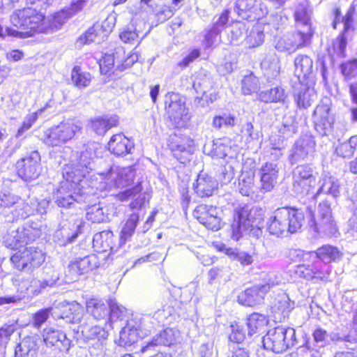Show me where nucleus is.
Instances as JSON below:
<instances>
[{"label":"nucleus","instance_id":"f257e3e1","mask_svg":"<svg viewBox=\"0 0 357 357\" xmlns=\"http://www.w3.org/2000/svg\"><path fill=\"white\" fill-rule=\"evenodd\" d=\"M98 146L99 144L94 142L89 144L84 150L81 151L75 163L65 170L63 176L66 174L68 186L63 185L57 190L56 202L59 206L68 207L74 202L80 203L86 199V194L79 188L80 183L82 182V178L94 169Z\"/></svg>","mask_w":357,"mask_h":357},{"label":"nucleus","instance_id":"f03ea898","mask_svg":"<svg viewBox=\"0 0 357 357\" xmlns=\"http://www.w3.org/2000/svg\"><path fill=\"white\" fill-rule=\"evenodd\" d=\"M12 24L23 31L7 28L6 31L8 36L16 38H26L31 36L35 32L45 33L49 31L47 19L41 12L36 8L28 7L17 10L10 16Z\"/></svg>","mask_w":357,"mask_h":357},{"label":"nucleus","instance_id":"7ed1b4c3","mask_svg":"<svg viewBox=\"0 0 357 357\" xmlns=\"http://www.w3.org/2000/svg\"><path fill=\"white\" fill-rule=\"evenodd\" d=\"M304 222L303 213L296 208H278L266 222V229L277 237L297 232Z\"/></svg>","mask_w":357,"mask_h":357},{"label":"nucleus","instance_id":"20e7f679","mask_svg":"<svg viewBox=\"0 0 357 357\" xmlns=\"http://www.w3.org/2000/svg\"><path fill=\"white\" fill-rule=\"evenodd\" d=\"M83 129L82 122L77 119H68L45 132L44 142L51 146H61L72 139Z\"/></svg>","mask_w":357,"mask_h":357},{"label":"nucleus","instance_id":"39448f33","mask_svg":"<svg viewBox=\"0 0 357 357\" xmlns=\"http://www.w3.org/2000/svg\"><path fill=\"white\" fill-rule=\"evenodd\" d=\"M266 350L282 353L296 343V331L293 328L277 326L270 329L262 339Z\"/></svg>","mask_w":357,"mask_h":357},{"label":"nucleus","instance_id":"423d86ee","mask_svg":"<svg viewBox=\"0 0 357 357\" xmlns=\"http://www.w3.org/2000/svg\"><path fill=\"white\" fill-rule=\"evenodd\" d=\"M311 218L308 222L309 227L315 234L333 235L337 231L331 205L328 201L321 202L315 212H310Z\"/></svg>","mask_w":357,"mask_h":357},{"label":"nucleus","instance_id":"0eeeda50","mask_svg":"<svg viewBox=\"0 0 357 357\" xmlns=\"http://www.w3.org/2000/svg\"><path fill=\"white\" fill-rule=\"evenodd\" d=\"M98 175L101 180L104 181L105 184L104 188L110 190L112 188H122L131 184L135 178V170L132 166L126 167L114 166L107 172H100Z\"/></svg>","mask_w":357,"mask_h":357},{"label":"nucleus","instance_id":"6e6552de","mask_svg":"<svg viewBox=\"0 0 357 357\" xmlns=\"http://www.w3.org/2000/svg\"><path fill=\"white\" fill-rule=\"evenodd\" d=\"M332 102L328 97H324L316 107L313 115V122L316 130L322 135L331 132L335 117L331 111Z\"/></svg>","mask_w":357,"mask_h":357},{"label":"nucleus","instance_id":"1a4fd4ad","mask_svg":"<svg viewBox=\"0 0 357 357\" xmlns=\"http://www.w3.org/2000/svg\"><path fill=\"white\" fill-rule=\"evenodd\" d=\"M45 253L34 247L26 248L22 251L15 253L10 258L11 262L19 271L38 267L45 261Z\"/></svg>","mask_w":357,"mask_h":357},{"label":"nucleus","instance_id":"9d476101","mask_svg":"<svg viewBox=\"0 0 357 357\" xmlns=\"http://www.w3.org/2000/svg\"><path fill=\"white\" fill-rule=\"evenodd\" d=\"M58 280V272L52 268L46 267L40 278L27 280L24 282V285L29 296H36L55 286Z\"/></svg>","mask_w":357,"mask_h":357},{"label":"nucleus","instance_id":"9b49d317","mask_svg":"<svg viewBox=\"0 0 357 357\" xmlns=\"http://www.w3.org/2000/svg\"><path fill=\"white\" fill-rule=\"evenodd\" d=\"M40 155L37 151L27 154L17 162V174L23 180L32 181L37 178L42 170Z\"/></svg>","mask_w":357,"mask_h":357},{"label":"nucleus","instance_id":"f8f14e48","mask_svg":"<svg viewBox=\"0 0 357 357\" xmlns=\"http://www.w3.org/2000/svg\"><path fill=\"white\" fill-rule=\"evenodd\" d=\"M234 11L243 20H259L268 14V8L261 0H236Z\"/></svg>","mask_w":357,"mask_h":357},{"label":"nucleus","instance_id":"ddd939ff","mask_svg":"<svg viewBox=\"0 0 357 357\" xmlns=\"http://www.w3.org/2000/svg\"><path fill=\"white\" fill-rule=\"evenodd\" d=\"M312 35L310 32L298 29L296 32L280 38L276 43L275 48L280 52L293 53L297 50L307 46L310 43Z\"/></svg>","mask_w":357,"mask_h":357},{"label":"nucleus","instance_id":"4468645a","mask_svg":"<svg viewBox=\"0 0 357 357\" xmlns=\"http://www.w3.org/2000/svg\"><path fill=\"white\" fill-rule=\"evenodd\" d=\"M84 313L83 307L77 302H63L55 307L52 316L56 319H63L66 323L79 324L80 325L84 321L88 320L83 319Z\"/></svg>","mask_w":357,"mask_h":357},{"label":"nucleus","instance_id":"2eb2a0df","mask_svg":"<svg viewBox=\"0 0 357 357\" xmlns=\"http://www.w3.org/2000/svg\"><path fill=\"white\" fill-rule=\"evenodd\" d=\"M315 141L311 135H304L299 138L293 145L289 155V160L294 165L307 160L314 152Z\"/></svg>","mask_w":357,"mask_h":357},{"label":"nucleus","instance_id":"dca6fc26","mask_svg":"<svg viewBox=\"0 0 357 357\" xmlns=\"http://www.w3.org/2000/svg\"><path fill=\"white\" fill-rule=\"evenodd\" d=\"M194 142L188 137L173 135L169 137V146L173 156L182 164L190 160Z\"/></svg>","mask_w":357,"mask_h":357},{"label":"nucleus","instance_id":"f3484780","mask_svg":"<svg viewBox=\"0 0 357 357\" xmlns=\"http://www.w3.org/2000/svg\"><path fill=\"white\" fill-rule=\"evenodd\" d=\"M193 215L202 225L208 229L218 231L221 228V218L219 216V211L216 207L200 204L196 207Z\"/></svg>","mask_w":357,"mask_h":357},{"label":"nucleus","instance_id":"a211bd4d","mask_svg":"<svg viewBox=\"0 0 357 357\" xmlns=\"http://www.w3.org/2000/svg\"><path fill=\"white\" fill-rule=\"evenodd\" d=\"M89 0H73L70 6L56 13L50 19H47L50 31L59 29L70 17L80 12Z\"/></svg>","mask_w":357,"mask_h":357},{"label":"nucleus","instance_id":"6ab92c4d","mask_svg":"<svg viewBox=\"0 0 357 357\" xmlns=\"http://www.w3.org/2000/svg\"><path fill=\"white\" fill-rule=\"evenodd\" d=\"M117 18V14L116 13H110L105 20L100 25L99 24H94L92 27L89 28L85 33L84 36H81L79 38V41L81 43H90L91 42H96V38L100 36V31H102L103 38L107 36L108 33L112 32L113 28L115 26Z\"/></svg>","mask_w":357,"mask_h":357},{"label":"nucleus","instance_id":"aec40b11","mask_svg":"<svg viewBox=\"0 0 357 357\" xmlns=\"http://www.w3.org/2000/svg\"><path fill=\"white\" fill-rule=\"evenodd\" d=\"M355 10H357V0H354L347 13L342 17V22L344 24V29L333 42V50L339 56H344L347 37L349 30L351 29L352 19Z\"/></svg>","mask_w":357,"mask_h":357},{"label":"nucleus","instance_id":"412c9836","mask_svg":"<svg viewBox=\"0 0 357 357\" xmlns=\"http://www.w3.org/2000/svg\"><path fill=\"white\" fill-rule=\"evenodd\" d=\"M43 339L47 347H54L60 351H68L71 345L66 333L52 327L46 328L42 333Z\"/></svg>","mask_w":357,"mask_h":357},{"label":"nucleus","instance_id":"4be33fe9","mask_svg":"<svg viewBox=\"0 0 357 357\" xmlns=\"http://www.w3.org/2000/svg\"><path fill=\"white\" fill-rule=\"evenodd\" d=\"M311 15L312 9L309 6L307 0H298L294 12L296 27L314 34Z\"/></svg>","mask_w":357,"mask_h":357},{"label":"nucleus","instance_id":"5701e85b","mask_svg":"<svg viewBox=\"0 0 357 357\" xmlns=\"http://www.w3.org/2000/svg\"><path fill=\"white\" fill-rule=\"evenodd\" d=\"M279 167L274 162H266L260 169L261 190L270 192L277 183Z\"/></svg>","mask_w":357,"mask_h":357},{"label":"nucleus","instance_id":"b1692460","mask_svg":"<svg viewBox=\"0 0 357 357\" xmlns=\"http://www.w3.org/2000/svg\"><path fill=\"white\" fill-rule=\"evenodd\" d=\"M252 211L248 213L245 209H241L234 215V220L231 225V238L238 241L244 231H247L250 226H252L254 222L251 221Z\"/></svg>","mask_w":357,"mask_h":357},{"label":"nucleus","instance_id":"393cba45","mask_svg":"<svg viewBox=\"0 0 357 357\" xmlns=\"http://www.w3.org/2000/svg\"><path fill=\"white\" fill-rule=\"evenodd\" d=\"M218 181L207 173L201 172L193 184L195 193L200 197H208L218 189Z\"/></svg>","mask_w":357,"mask_h":357},{"label":"nucleus","instance_id":"a878e982","mask_svg":"<svg viewBox=\"0 0 357 357\" xmlns=\"http://www.w3.org/2000/svg\"><path fill=\"white\" fill-rule=\"evenodd\" d=\"M107 148L112 153L117 156H124L126 154L131 153L134 144L123 134L119 133L111 137Z\"/></svg>","mask_w":357,"mask_h":357},{"label":"nucleus","instance_id":"bb28decb","mask_svg":"<svg viewBox=\"0 0 357 357\" xmlns=\"http://www.w3.org/2000/svg\"><path fill=\"white\" fill-rule=\"evenodd\" d=\"M100 264L99 256L92 254L71 261L68 267L70 271L75 272L77 275H83L98 268Z\"/></svg>","mask_w":357,"mask_h":357},{"label":"nucleus","instance_id":"cd10ccee","mask_svg":"<svg viewBox=\"0 0 357 357\" xmlns=\"http://www.w3.org/2000/svg\"><path fill=\"white\" fill-rule=\"evenodd\" d=\"M79 332L82 333L85 339H97L101 344H102V342L105 341L108 336L107 328L98 325L93 326L92 324L89 323V320L84 321L78 326L77 333Z\"/></svg>","mask_w":357,"mask_h":357},{"label":"nucleus","instance_id":"c85d7f7f","mask_svg":"<svg viewBox=\"0 0 357 357\" xmlns=\"http://www.w3.org/2000/svg\"><path fill=\"white\" fill-rule=\"evenodd\" d=\"M300 86L295 89L294 96L298 107L306 109L311 106L317 99V93L313 87L300 83Z\"/></svg>","mask_w":357,"mask_h":357},{"label":"nucleus","instance_id":"c756f323","mask_svg":"<svg viewBox=\"0 0 357 357\" xmlns=\"http://www.w3.org/2000/svg\"><path fill=\"white\" fill-rule=\"evenodd\" d=\"M294 66V75L300 83L305 82L312 73L313 61L307 55H298L295 59Z\"/></svg>","mask_w":357,"mask_h":357},{"label":"nucleus","instance_id":"7c9ffc66","mask_svg":"<svg viewBox=\"0 0 357 357\" xmlns=\"http://www.w3.org/2000/svg\"><path fill=\"white\" fill-rule=\"evenodd\" d=\"M176 333L172 328L165 329L156 335L151 342L143 346L141 352L145 353L158 345L170 346L173 344L176 341Z\"/></svg>","mask_w":357,"mask_h":357},{"label":"nucleus","instance_id":"2f4dec72","mask_svg":"<svg viewBox=\"0 0 357 357\" xmlns=\"http://www.w3.org/2000/svg\"><path fill=\"white\" fill-rule=\"evenodd\" d=\"M264 295L259 286H255L242 291L238 296V302L242 305L253 307L263 302Z\"/></svg>","mask_w":357,"mask_h":357},{"label":"nucleus","instance_id":"473e14b6","mask_svg":"<svg viewBox=\"0 0 357 357\" xmlns=\"http://www.w3.org/2000/svg\"><path fill=\"white\" fill-rule=\"evenodd\" d=\"M86 311L95 319H105L109 316L108 304L98 298H91L86 301Z\"/></svg>","mask_w":357,"mask_h":357},{"label":"nucleus","instance_id":"72a5a7b5","mask_svg":"<svg viewBox=\"0 0 357 357\" xmlns=\"http://www.w3.org/2000/svg\"><path fill=\"white\" fill-rule=\"evenodd\" d=\"M153 318L149 315L136 314L130 319V324L139 333L140 336L147 335L154 326Z\"/></svg>","mask_w":357,"mask_h":357},{"label":"nucleus","instance_id":"f704fd0d","mask_svg":"<svg viewBox=\"0 0 357 357\" xmlns=\"http://www.w3.org/2000/svg\"><path fill=\"white\" fill-rule=\"evenodd\" d=\"M321 193L332 195L334 198L337 197L340 193V181L334 176H326L323 178L321 185L314 195V197H316Z\"/></svg>","mask_w":357,"mask_h":357},{"label":"nucleus","instance_id":"c9c22d12","mask_svg":"<svg viewBox=\"0 0 357 357\" xmlns=\"http://www.w3.org/2000/svg\"><path fill=\"white\" fill-rule=\"evenodd\" d=\"M259 99L264 102H284L287 94L285 90L280 86H276L269 90L261 91L258 94Z\"/></svg>","mask_w":357,"mask_h":357},{"label":"nucleus","instance_id":"e433bc0d","mask_svg":"<svg viewBox=\"0 0 357 357\" xmlns=\"http://www.w3.org/2000/svg\"><path fill=\"white\" fill-rule=\"evenodd\" d=\"M220 250L225 252L230 259L238 261L242 266L251 265L254 261L252 255L236 248L227 247L222 245Z\"/></svg>","mask_w":357,"mask_h":357},{"label":"nucleus","instance_id":"4c0bfd02","mask_svg":"<svg viewBox=\"0 0 357 357\" xmlns=\"http://www.w3.org/2000/svg\"><path fill=\"white\" fill-rule=\"evenodd\" d=\"M268 324L266 317L259 313H252L247 319L248 334L252 336L263 332Z\"/></svg>","mask_w":357,"mask_h":357},{"label":"nucleus","instance_id":"58836bf2","mask_svg":"<svg viewBox=\"0 0 357 357\" xmlns=\"http://www.w3.org/2000/svg\"><path fill=\"white\" fill-rule=\"evenodd\" d=\"M315 253L316 257L325 264L335 261L342 257V253L337 248L329 245L318 248Z\"/></svg>","mask_w":357,"mask_h":357},{"label":"nucleus","instance_id":"ea45409f","mask_svg":"<svg viewBox=\"0 0 357 357\" xmlns=\"http://www.w3.org/2000/svg\"><path fill=\"white\" fill-rule=\"evenodd\" d=\"M124 54L123 48H118L112 54H105L99 61L100 72L102 74H107L115 65L121 70L120 63L122 61L118 55Z\"/></svg>","mask_w":357,"mask_h":357},{"label":"nucleus","instance_id":"a19ab883","mask_svg":"<svg viewBox=\"0 0 357 357\" xmlns=\"http://www.w3.org/2000/svg\"><path fill=\"white\" fill-rule=\"evenodd\" d=\"M139 336H140L139 333L135 329L134 326L130 324V320H128L126 326L119 333V345L122 347L130 346L137 341Z\"/></svg>","mask_w":357,"mask_h":357},{"label":"nucleus","instance_id":"79ce46f5","mask_svg":"<svg viewBox=\"0 0 357 357\" xmlns=\"http://www.w3.org/2000/svg\"><path fill=\"white\" fill-rule=\"evenodd\" d=\"M142 22H132L125 27L120 33V38L125 43H135L139 41V35L142 33Z\"/></svg>","mask_w":357,"mask_h":357},{"label":"nucleus","instance_id":"37998d69","mask_svg":"<svg viewBox=\"0 0 357 357\" xmlns=\"http://www.w3.org/2000/svg\"><path fill=\"white\" fill-rule=\"evenodd\" d=\"M139 220V215L137 213H132L129 215L121 231V243H125L126 241L130 239L135 233Z\"/></svg>","mask_w":357,"mask_h":357},{"label":"nucleus","instance_id":"c03bdc74","mask_svg":"<svg viewBox=\"0 0 357 357\" xmlns=\"http://www.w3.org/2000/svg\"><path fill=\"white\" fill-rule=\"evenodd\" d=\"M254 172L243 170L238 180V190L243 195L249 196L254 192Z\"/></svg>","mask_w":357,"mask_h":357},{"label":"nucleus","instance_id":"a18cd8bd","mask_svg":"<svg viewBox=\"0 0 357 357\" xmlns=\"http://www.w3.org/2000/svg\"><path fill=\"white\" fill-rule=\"evenodd\" d=\"M261 66L273 77L279 75L280 70V60L274 52H268L261 62Z\"/></svg>","mask_w":357,"mask_h":357},{"label":"nucleus","instance_id":"49530a36","mask_svg":"<svg viewBox=\"0 0 357 357\" xmlns=\"http://www.w3.org/2000/svg\"><path fill=\"white\" fill-rule=\"evenodd\" d=\"M36 212V202L33 199L30 202H26L21 199V201L17 204L15 209L12 211L14 218H26L33 215Z\"/></svg>","mask_w":357,"mask_h":357},{"label":"nucleus","instance_id":"de8ad7c7","mask_svg":"<svg viewBox=\"0 0 357 357\" xmlns=\"http://www.w3.org/2000/svg\"><path fill=\"white\" fill-rule=\"evenodd\" d=\"M264 41V27L260 24L254 26L245 38V43L249 48L259 47L263 44Z\"/></svg>","mask_w":357,"mask_h":357},{"label":"nucleus","instance_id":"09e8293b","mask_svg":"<svg viewBox=\"0 0 357 357\" xmlns=\"http://www.w3.org/2000/svg\"><path fill=\"white\" fill-rule=\"evenodd\" d=\"M86 218L93 223H100L108 218L100 203L90 206L86 209Z\"/></svg>","mask_w":357,"mask_h":357},{"label":"nucleus","instance_id":"8fccbe9b","mask_svg":"<svg viewBox=\"0 0 357 357\" xmlns=\"http://www.w3.org/2000/svg\"><path fill=\"white\" fill-rule=\"evenodd\" d=\"M337 154L342 158H349L357 152V136L354 135L349 140L340 144L335 149Z\"/></svg>","mask_w":357,"mask_h":357},{"label":"nucleus","instance_id":"3c124183","mask_svg":"<svg viewBox=\"0 0 357 357\" xmlns=\"http://www.w3.org/2000/svg\"><path fill=\"white\" fill-rule=\"evenodd\" d=\"M35 342L28 338L24 340L15 349V357H33L36 354Z\"/></svg>","mask_w":357,"mask_h":357},{"label":"nucleus","instance_id":"603ef678","mask_svg":"<svg viewBox=\"0 0 357 357\" xmlns=\"http://www.w3.org/2000/svg\"><path fill=\"white\" fill-rule=\"evenodd\" d=\"M20 201V197L9 190L0 192V213L3 212L6 208L17 206Z\"/></svg>","mask_w":357,"mask_h":357},{"label":"nucleus","instance_id":"864d4df0","mask_svg":"<svg viewBox=\"0 0 357 357\" xmlns=\"http://www.w3.org/2000/svg\"><path fill=\"white\" fill-rule=\"evenodd\" d=\"M109 321V326H112V323L122 319L126 314V308L119 304L115 300L110 299L108 303Z\"/></svg>","mask_w":357,"mask_h":357},{"label":"nucleus","instance_id":"5fc2aeb1","mask_svg":"<svg viewBox=\"0 0 357 357\" xmlns=\"http://www.w3.org/2000/svg\"><path fill=\"white\" fill-rule=\"evenodd\" d=\"M221 29H218L213 25L204 31V39L203 45L205 48H209L216 45L220 40Z\"/></svg>","mask_w":357,"mask_h":357},{"label":"nucleus","instance_id":"6e6d98bb","mask_svg":"<svg viewBox=\"0 0 357 357\" xmlns=\"http://www.w3.org/2000/svg\"><path fill=\"white\" fill-rule=\"evenodd\" d=\"M317 179L293 180V191L299 195H307L315 188Z\"/></svg>","mask_w":357,"mask_h":357},{"label":"nucleus","instance_id":"4d7b16f0","mask_svg":"<svg viewBox=\"0 0 357 357\" xmlns=\"http://www.w3.org/2000/svg\"><path fill=\"white\" fill-rule=\"evenodd\" d=\"M231 151V146L226 145L220 139H218L213 142L208 154L213 158H225Z\"/></svg>","mask_w":357,"mask_h":357},{"label":"nucleus","instance_id":"13d9d810","mask_svg":"<svg viewBox=\"0 0 357 357\" xmlns=\"http://www.w3.org/2000/svg\"><path fill=\"white\" fill-rule=\"evenodd\" d=\"M71 78L77 87L82 88L89 84L91 76L89 73L82 72L79 67L75 66L72 70Z\"/></svg>","mask_w":357,"mask_h":357},{"label":"nucleus","instance_id":"bf43d9fd","mask_svg":"<svg viewBox=\"0 0 357 357\" xmlns=\"http://www.w3.org/2000/svg\"><path fill=\"white\" fill-rule=\"evenodd\" d=\"M293 180H312L316 179V176L314 175L313 169L306 165H302L297 166L292 172Z\"/></svg>","mask_w":357,"mask_h":357},{"label":"nucleus","instance_id":"052dcab7","mask_svg":"<svg viewBox=\"0 0 357 357\" xmlns=\"http://www.w3.org/2000/svg\"><path fill=\"white\" fill-rule=\"evenodd\" d=\"M42 225L39 222L28 221L22 227V232H25L30 241H35L42 234Z\"/></svg>","mask_w":357,"mask_h":357},{"label":"nucleus","instance_id":"680f3d73","mask_svg":"<svg viewBox=\"0 0 357 357\" xmlns=\"http://www.w3.org/2000/svg\"><path fill=\"white\" fill-rule=\"evenodd\" d=\"M10 242L8 246L11 248H17L18 246H21L24 243L29 242L28 236L25 234V232H22V228H18L15 231H13L8 236Z\"/></svg>","mask_w":357,"mask_h":357},{"label":"nucleus","instance_id":"e2e57ef3","mask_svg":"<svg viewBox=\"0 0 357 357\" xmlns=\"http://www.w3.org/2000/svg\"><path fill=\"white\" fill-rule=\"evenodd\" d=\"M259 89V80L252 73L245 75L242 80V92L244 95H250Z\"/></svg>","mask_w":357,"mask_h":357},{"label":"nucleus","instance_id":"0e129e2a","mask_svg":"<svg viewBox=\"0 0 357 357\" xmlns=\"http://www.w3.org/2000/svg\"><path fill=\"white\" fill-rule=\"evenodd\" d=\"M55 307L42 309L34 314L33 317V326L39 328L47 320L50 313L52 314Z\"/></svg>","mask_w":357,"mask_h":357},{"label":"nucleus","instance_id":"69168bd1","mask_svg":"<svg viewBox=\"0 0 357 357\" xmlns=\"http://www.w3.org/2000/svg\"><path fill=\"white\" fill-rule=\"evenodd\" d=\"M235 174V166L233 164L227 163L222 166L220 169V182L223 184L230 183L234 178Z\"/></svg>","mask_w":357,"mask_h":357},{"label":"nucleus","instance_id":"338daca9","mask_svg":"<svg viewBox=\"0 0 357 357\" xmlns=\"http://www.w3.org/2000/svg\"><path fill=\"white\" fill-rule=\"evenodd\" d=\"M114 123L106 121L105 119H96L91 122V128L98 135H104L107 130L113 127Z\"/></svg>","mask_w":357,"mask_h":357},{"label":"nucleus","instance_id":"774afa93","mask_svg":"<svg viewBox=\"0 0 357 357\" xmlns=\"http://www.w3.org/2000/svg\"><path fill=\"white\" fill-rule=\"evenodd\" d=\"M230 328L231 333L229 335L230 341L236 343L242 342L245 337L243 326L234 322L231 324Z\"/></svg>","mask_w":357,"mask_h":357}]
</instances>
